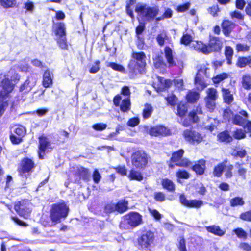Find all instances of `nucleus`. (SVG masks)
<instances>
[{
	"mask_svg": "<svg viewBox=\"0 0 251 251\" xmlns=\"http://www.w3.org/2000/svg\"><path fill=\"white\" fill-rule=\"evenodd\" d=\"M130 100L129 97L122 100L120 105L121 110L123 112H127L130 109Z\"/></svg>",
	"mask_w": 251,
	"mask_h": 251,
	"instance_id": "c756f323",
	"label": "nucleus"
},
{
	"mask_svg": "<svg viewBox=\"0 0 251 251\" xmlns=\"http://www.w3.org/2000/svg\"><path fill=\"white\" fill-rule=\"evenodd\" d=\"M235 167L238 169V174L239 175L243 177V178H245L246 174L247 173V169L242 167H241V164L239 163H236L235 164Z\"/></svg>",
	"mask_w": 251,
	"mask_h": 251,
	"instance_id": "680f3d73",
	"label": "nucleus"
},
{
	"mask_svg": "<svg viewBox=\"0 0 251 251\" xmlns=\"http://www.w3.org/2000/svg\"><path fill=\"white\" fill-rule=\"evenodd\" d=\"M100 61H96L93 64H92L91 67L89 70V72L91 73H96L100 69Z\"/></svg>",
	"mask_w": 251,
	"mask_h": 251,
	"instance_id": "6e6d98bb",
	"label": "nucleus"
},
{
	"mask_svg": "<svg viewBox=\"0 0 251 251\" xmlns=\"http://www.w3.org/2000/svg\"><path fill=\"white\" fill-rule=\"evenodd\" d=\"M115 207H116V211L122 213L127 209V203L125 201H120L115 204Z\"/></svg>",
	"mask_w": 251,
	"mask_h": 251,
	"instance_id": "72a5a7b5",
	"label": "nucleus"
},
{
	"mask_svg": "<svg viewBox=\"0 0 251 251\" xmlns=\"http://www.w3.org/2000/svg\"><path fill=\"white\" fill-rule=\"evenodd\" d=\"M150 135L154 136H166L170 134V130L163 126H157L151 127L149 130Z\"/></svg>",
	"mask_w": 251,
	"mask_h": 251,
	"instance_id": "dca6fc26",
	"label": "nucleus"
},
{
	"mask_svg": "<svg viewBox=\"0 0 251 251\" xmlns=\"http://www.w3.org/2000/svg\"><path fill=\"white\" fill-rule=\"evenodd\" d=\"M76 176L78 178L75 179L76 182H79L80 179L84 181H88L90 180L91 176L89 170L83 167H77L76 170Z\"/></svg>",
	"mask_w": 251,
	"mask_h": 251,
	"instance_id": "2eb2a0df",
	"label": "nucleus"
},
{
	"mask_svg": "<svg viewBox=\"0 0 251 251\" xmlns=\"http://www.w3.org/2000/svg\"><path fill=\"white\" fill-rule=\"evenodd\" d=\"M92 177L94 182L97 184L100 181L101 178V175L97 169H95L93 172Z\"/></svg>",
	"mask_w": 251,
	"mask_h": 251,
	"instance_id": "052dcab7",
	"label": "nucleus"
},
{
	"mask_svg": "<svg viewBox=\"0 0 251 251\" xmlns=\"http://www.w3.org/2000/svg\"><path fill=\"white\" fill-rule=\"evenodd\" d=\"M207 97L206 98L216 100L217 98V92L214 88H208L207 91Z\"/></svg>",
	"mask_w": 251,
	"mask_h": 251,
	"instance_id": "79ce46f5",
	"label": "nucleus"
},
{
	"mask_svg": "<svg viewBox=\"0 0 251 251\" xmlns=\"http://www.w3.org/2000/svg\"><path fill=\"white\" fill-rule=\"evenodd\" d=\"M154 240L153 232L151 231L143 232L138 239L139 246L143 250H147L153 244Z\"/></svg>",
	"mask_w": 251,
	"mask_h": 251,
	"instance_id": "6e6552de",
	"label": "nucleus"
},
{
	"mask_svg": "<svg viewBox=\"0 0 251 251\" xmlns=\"http://www.w3.org/2000/svg\"><path fill=\"white\" fill-rule=\"evenodd\" d=\"M192 41V37L187 34L183 35L180 39V43L184 45H188Z\"/></svg>",
	"mask_w": 251,
	"mask_h": 251,
	"instance_id": "bf43d9fd",
	"label": "nucleus"
},
{
	"mask_svg": "<svg viewBox=\"0 0 251 251\" xmlns=\"http://www.w3.org/2000/svg\"><path fill=\"white\" fill-rule=\"evenodd\" d=\"M164 52L165 58L167 60L169 67L176 65L173 58L172 49L169 47H166L164 49Z\"/></svg>",
	"mask_w": 251,
	"mask_h": 251,
	"instance_id": "a878e982",
	"label": "nucleus"
},
{
	"mask_svg": "<svg viewBox=\"0 0 251 251\" xmlns=\"http://www.w3.org/2000/svg\"><path fill=\"white\" fill-rule=\"evenodd\" d=\"M206 230L215 235L222 236L225 234V231L221 229L219 226L213 225L210 226H205Z\"/></svg>",
	"mask_w": 251,
	"mask_h": 251,
	"instance_id": "b1692460",
	"label": "nucleus"
},
{
	"mask_svg": "<svg viewBox=\"0 0 251 251\" xmlns=\"http://www.w3.org/2000/svg\"><path fill=\"white\" fill-rule=\"evenodd\" d=\"M248 114L247 112L242 110L239 112V114H236L233 116L232 122L235 125L243 126L248 121Z\"/></svg>",
	"mask_w": 251,
	"mask_h": 251,
	"instance_id": "f3484780",
	"label": "nucleus"
},
{
	"mask_svg": "<svg viewBox=\"0 0 251 251\" xmlns=\"http://www.w3.org/2000/svg\"><path fill=\"white\" fill-rule=\"evenodd\" d=\"M176 176L179 178L188 179L190 177V175L188 172L185 170H179L176 173Z\"/></svg>",
	"mask_w": 251,
	"mask_h": 251,
	"instance_id": "8fccbe9b",
	"label": "nucleus"
},
{
	"mask_svg": "<svg viewBox=\"0 0 251 251\" xmlns=\"http://www.w3.org/2000/svg\"><path fill=\"white\" fill-rule=\"evenodd\" d=\"M216 100L205 98L206 106L210 111H212L215 107Z\"/></svg>",
	"mask_w": 251,
	"mask_h": 251,
	"instance_id": "09e8293b",
	"label": "nucleus"
},
{
	"mask_svg": "<svg viewBox=\"0 0 251 251\" xmlns=\"http://www.w3.org/2000/svg\"><path fill=\"white\" fill-rule=\"evenodd\" d=\"M211 70L205 67H201L198 70L195 78V84L199 90H202L206 85L204 81L203 75L206 78L212 79V75L210 74Z\"/></svg>",
	"mask_w": 251,
	"mask_h": 251,
	"instance_id": "39448f33",
	"label": "nucleus"
},
{
	"mask_svg": "<svg viewBox=\"0 0 251 251\" xmlns=\"http://www.w3.org/2000/svg\"><path fill=\"white\" fill-rule=\"evenodd\" d=\"M135 11L143 21L150 22L157 16L159 9L156 7H151L146 4L138 3L136 6Z\"/></svg>",
	"mask_w": 251,
	"mask_h": 251,
	"instance_id": "7ed1b4c3",
	"label": "nucleus"
},
{
	"mask_svg": "<svg viewBox=\"0 0 251 251\" xmlns=\"http://www.w3.org/2000/svg\"><path fill=\"white\" fill-rule=\"evenodd\" d=\"M34 167V163L29 158H25L21 162V168L20 172L22 173L29 172Z\"/></svg>",
	"mask_w": 251,
	"mask_h": 251,
	"instance_id": "6ab92c4d",
	"label": "nucleus"
},
{
	"mask_svg": "<svg viewBox=\"0 0 251 251\" xmlns=\"http://www.w3.org/2000/svg\"><path fill=\"white\" fill-rule=\"evenodd\" d=\"M167 37L166 33H161L158 34L156 37V41L160 46H163L164 44L165 39Z\"/></svg>",
	"mask_w": 251,
	"mask_h": 251,
	"instance_id": "4d7b16f0",
	"label": "nucleus"
},
{
	"mask_svg": "<svg viewBox=\"0 0 251 251\" xmlns=\"http://www.w3.org/2000/svg\"><path fill=\"white\" fill-rule=\"evenodd\" d=\"M165 99L168 103L172 106L175 105L176 103L177 100V98L173 94L168 96Z\"/></svg>",
	"mask_w": 251,
	"mask_h": 251,
	"instance_id": "13d9d810",
	"label": "nucleus"
},
{
	"mask_svg": "<svg viewBox=\"0 0 251 251\" xmlns=\"http://www.w3.org/2000/svg\"><path fill=\"white\" fill-rule=\"evenodd\" d=\"M223 46L222 40L217 37L209 36V43L207 45L208 54L212 52H218Z\"/></svg>",
	"mask_w": 251,
	"mask_h": 251,
	"instance_id": "9d476101",
	"label": "nucleus"
},
{
	"mask_svg": "<svg viewBox=\"0 0 251 251\" xmlns=\"http://www.w3.org/2000/svg\"><path fill=\"white\" fill-rule=\"evenodd\" d=\"M0 4L4 8L11 7L16 4L15 0H0Z\"/></svg>",
	"mask_w": 251,
	"mask_h": 251,
	"instance_id": "de8ad7c7",
	"label": "nucleus"
},
{
	"mask_svg": "<svg viewBox=\"0 0 251 251\" xmlns=\"http://www.w3.org/2000/svg\"><path fill=\"white\" fill-rule=\"evenodd\" d=\"M199 95L196 92L190 91L186 95V99L188 102L190 103L195 102L199 99Z\"/></svg>",
	"mask_w": 251,
	"mask_h": 251,
	"instance_id": "f704fd0d",
	"label": "nucleus"
},
{
	"mask_svg": "<svg viewBox=\"0 0 251 251\" xmlns=\"http://www.w3.org/2000/svg\"><path fill=\"white\" fill-rule=\"evenodd\" d=\"M242 85L246 89L251 88V78L249 75H245L243 76Z\"/></svg>",
	"mask_w": 251,
	"mask_h": 251,
	"instance_id": "4c0bfd02",
	"label": "nucleus"
},
{
	"mask_svg": "<svg viewBox=\"0 0 251 251\" xmlns=\"http://www.w3.org/2000/svg\"><path fill=\"white\" fill-rule=\"evenodd\" d=\"M15 85L11 80L5 75L0 74V117L8 106L7 101H4L13 90Z\"/></svg>",
	"mask_w": 251,
	"mask_h": 251,
	"instance_id": "f257e3e1",
	"label": "nucleus"
},
{
	"mask_svg": "<svg viewBox=\"0 0 251 251\" xmlns=\"http://www.w3.org/2000/svg\"><path fill=\"white\" fill-rule=\"evenodd\" d=\"M107 126L106 124L100 123H97L92 126V128L95 130L102 131L105 129Z\"/></svg>",
	"mask_w": 251,
	"mask_h": 251,
	"instance_id": "603ef678",
	"label": "nucleus"
},
{
	"mask_svg": "<svg viewBox=\"0 0 251 251\" xmlns=\"http://www.w3.org/2000/svg\"><path fill=\"white\" fill-rule=\"evenodd\" d=\"M116 207L115 204H108L104 208V211L106 213H111L116 211Z\"/></svg>",
	"mask_w": 251,
	"mask_h": 251,
	"instance_id": "0e129e2a",
	"label": "nucleus"
},
{
	"mask_svg": "<svg viewBox=\"0 0 251 251\" xmlns=\"http://www.w3.org/2000/svg\"><path fill=\"white\" fill-rule=\"evenodd\" d=\"M52 74L49 70L45 71L43 75V86L49 88L52 85Z\"/></svg>",
	"mask_w": 251,
	"mask_h": 251,
	"instance_id": "412c9836",
	"label": "nucleus"
},
{
	"mask_svg": "<svg viewBox=\"0 0 251 251\" xmlns=\"http://www.w3.org/2000/svg\"><path fill=\"white\" fill-rule=\"evenodd\" d=\"M234 24L228 20H225L223 22L222 27L223 32L226 36H228L234 27Z\"/></svg>",
	"mask_w": 251,
	"mask_h": 251,
	"instance_id": "5701e85b",
	"label": "nucleus"
},
{
	"mask_svg": "<svg viewBox=\"0 0 251 251\" xmlns=\"http://www.w3.org/2000/svg\"><path fill=\"white\" fill-rule=\"evenodd\" d=\"M53 33L54 38L59 47L63 48V24L61 23H54L53 25Z\"/></svg>",
	"mask_w": 251,
	"mask_h": 251,
	"instance_id": "4468645a",
	"label": "nucleus"
},
{
	"mask_svg": "<svg viewBox=\"0 0 251 251\" xmlns=\"http://www.w3.org/2000/svg\"><path fill=\"white\" fill-rule=\"evenodd\" d=\"M228 74L225 73H223L217 75L216 76H212V80L214 83H219L221 81L228 77Z\"/></svg>",
	"mask_w": 251,
	"mask_h": 251,
	"instance_id": "ea45409f",
	"label": "nucleus"
},
{
	"mask_svg": "<svg viewBox=\"0 0 251 251\" xmlns=\"http://www.w3.org/2000/svg\"><path fill=\"white\" fill-rule=\"evenodd\" d=\"M234 232L239 238H246L247 237L246 232L241 228H237L234 229Z\"/></svg>",
	"mask_w": 251,
	"mask_h": 251,
	"instance_id": "5fc2aeb1",
	"label": "nucleus"
},
{
	"mask_svg": "<svg viewBox=\"0 0 251 251\" xmlns=\"http://www.w3.org/2000/svg\"><path fill=\"white\" fill-rule=\"evenodd\" d=\"M25 128L21 125H16L11 128V133L23 137L25 134Z\"/></svg>",
	"mask_w": 251,
	"mask_h": 251,
	"instance_id": "bb28decb",
	"label": "nucleus"
},
{
	"mask_svg": "<svg viewBox=\"0 0 251 251\" xmlns=\"http://www.w3.org/2000/svg\"><path fill=\"white\" fill-rule=\"evenodd\" d=\"M36 81L33 78H28L21 86L20 91L25 93L29 92L32 88L35 85Z\"/></svg>",
	"mask_w": 251,
	"mask_h": 251,
	"instance_id": "aec40b11",
	"label": "nucleus"
},
{
	"mask_svg": "<svg viewBox=\"0 0 251 251\" xmlns=\"http://www.w3.org/2000/svg\"><path fill=\"white\" fill-rule=\"evenodd\" d=\"M247 154V152L245 149L242 148L241 149H237L234 150L232 153V155L234 156H238L240 158L244 157Z\"/></svg>",
	"mask_w": 251,
	"mask_h": 251,
	"instance_id": "37998d69",
	"label": "nucleus"
},
{
	"mask_svg": "<svg viewBox=\"0 0 251 251\" xmlns=\"http://www.w3.org/2000/svg\"><path fill=\"white\" fill-rule=\"evenodd\" d=\"M185 140L190 143H199L202 141L203 138L199 132L192 129H186L183 132Z\"/></svg>",
	"mask_w": 251,
	"mask_h": 251,
	"instance_id": "9b49d317",
	"label": "nucleus"
},
{
	"mask_svg": "<svg viewBox=\"0 0 251 251\" xmlns=\"http://www.w3.org/2000/svg\"><path fill=\"white\" fill-rule=\"evenodd\" d=\"M107 67H111L113 70L120 72H125V69L121 65L114 62H109L107 64Z\"/></svg>",
	"mask_w": 251,
	"mask_h": 251,
	"instance_id": "a19ab883",
	"label": "nucleus"
},
{
	"mask_svg": "<svg viewBox=\"0 0 251 251\" xmlns=\"http://www.w3.org/2000/svg\"><path fill=\"white\" fill-rule=\"evenodd\" d=\"M22 137L21 136L16 137L13 133H12L10 136L11 141L13 144H18L20 143L22 141Z\"/></svg>",
	"mask_w": 251,
	"mask_h": 251,
	"instance_id": "69168bd1",
	"label": "nucleus"
},
{
	"mask_svg": "<svg viewBox=\"0 0 251 251\" xmlns=\"http://www.w3.org/2000/svg\"><path fill=\"white\" fill-rule=\"evenodd\" d=\"M62 217L63 203L53 204L50 211V218L52 222L55 223L59 222Z\"/></svg>",
	"mask_w": 251,
	"mask_h": 251,
	"instance_id": "ddd939ff",
	"label": "nucleus"
},
{
	"mask_svg": "<svg viewBox=\"0 0 251 251\" xmlns=\"http://www.w3.org/2000/svg\"><path fill=\"white\" fill-rule=\"evenodd\" d=\"M154 65L156 68H159L164 65L163 58L161 56H158L153 59Z\"/></svg>",
	"mask_w": 251,
	"mask_h": 251,
	"instance_id": "3c124183",
	"label": "nucleus"
},
{
	"mask_svg": "<svg viewBox=\"0 0 251 251\" xmlns=\"http://www.w3.org/2000/svg\"><path fill=\"white\" fill-rule=\"evenodd\" d=\"M31 205L27 201H18L15 202L14 209L21 216L25 219H27L31 212Z\"/></svg>",
	"mask_w": 251,
	"mask_h": 251,
	"instance_id": "0eeeda50",
	"label": "nucleus"
},
{
	"mask_svg": "<svg viewBox=\"0 0 251 251\" xmlns=\"http://www.w3.org/2000/svg\"><path fill=\"white\" fill-rule=\"evenodd\" d=\"M128 176L130 180H136L137 181H141L143 178L141 173L134 169L131 170Z\"/></svg>",
	"mask_w": 251,
	"mask_h": 251,
	"instance_id": "7c9ffc66",
	"label": "nucleus"
},
{
	"mask_svg": "<svg viewBox=\"0 0 251 251\" xmlns=\"http://www.w3.org/2000/svg\"><path fill=\"white\" fill-rule=\"evenodd\" d=\"M142 222V216L137 212H130L125 216V218L120 224L121 228L128 229L130 227H135Z\"/></svg>",
	"mask_w": 251,
	"mask_h": 251,
	"instance_id": "20e7f679",
	"label": "nucleus"
},
{
	"mask_svg": "<svg viewBox=\"0 0 251 251\" xmlns=\"http://www.w3.org/2000/svg\"><path fill=\"white\" fill-rule=\"evenodd\" d=\"M249 58L245 57H239L236 62V65L240 68H243L248 64Z\"/></svg>",
	"mask_w": 251,
	"mask_h": 251,
	"instance_id": "c03bdc74",
	"label": "nucleus"
},
{
	"mask_svg": "<svg viewBox=\"0 0 251 251\" xmlns=\"http://www.w3.org/2000/svg\"><path fill=\"white\" fill-rule=\"evenodd\" d=\"M233 49L230 46H226L225 55L228 65L232 64V59L233 55Z\"/></svg>",
	"mask_w": 251,
	"mask_h": 251,
	"instance_id": "c85d7f7f",
	"label": "nucleus"
},
{
	"mask_svg": "<svg viewBox=\"0 0 251 251\" xmlns=\"http://www.w3.org/2000/svg\"><path fill=\"white\" fill-rule=\"evenodd\" d=\"M205 167V161L201 159L192 167V169L197 175H201L204 173Z\"/></svg>",
	"mask_w": 251,
	"mask_h": 251,
	"instance_id": "4be33fe9",
	"label": "nucleus"
},
{
	"mask_svg": "<svg viewBox=\"0 0 251 251\" xmlns=\"http://www.w3.org/2000/svg\"><path fill=\"white\" fill-rule=\"evenodd\" d=\"M233 136L236 139H242L246 137L245 131L242 129H237L234 131Z\"/></svg>",
	"mask_w": 251,
	"mask_h": 251,
	"instance_id": "58836bf2",
	"label": "nucleus"
},
{
	"mask_svg": "<svg viewBox=\"0 0 251 251\" xmlns=\"http://www.w3.org/2000/svg\"><path fill=\"white\" fill-rule=\"evenodd\" d=\"M162 185L164 189H167L168 191L172 192L175 189L174 183L168 179H163Z\"/></svg>",
	"mask_w": 251,
	"mask_h": 251,
	"instance_id": "473e14b6",
	"label": "nucleus"
},
{
	"mask_svg": "<svg viewBox=\"0 0 251 251\" xmlns=\"http://www.w3.org/2000/svg\"><path fill=\"white\" fill-rule=\"evenodd\" d=\"M225 169V166L223 164H220L216 166L214 169L213 174L215 176L219 177L221 176Z\"/></svg>",
	"mask_w": 251,
	"mask_h": 251,
	"instance_id": "a18cd8bd",
	"label": "nucleus"
},
{
	"mask_svg": "<svg viewBox=\"0 0 251 251\" xmlns=\"http://www.w3.org/2000/svg\"><path fill=\"white\" fill-rule=\"evenodd\" d=\"M184 153V151L180 149L172 154L171 161L176 162V165L179 166L187 167L191 164L190 161L186 158L181 159Z\"/></svg>",
	"mask_w": 251,
	"mask_h": 251,
	"instance_id": "1a4fd4ad",
	"label": "nucleus"
},
{
	"mask_svg": "<svg viewBox=\"0 0 251 251\" xmlns=\"http://www.w3.org/2000/svg\"><path fill=\"white\" fill-rule=\"evenodd\" d=\"M218 138L221 142L229 143L233 140L232 137L231 136L227 131H225L221 132L218 135Z\"/></svg>",
	"mask_w": 251,
	"mask_h": 251,
	"instance_id": "cd10ccee",
	"label": "nucleus"
},
{
	"mask_svg": "<svg viewBox=\"0 0 251 251\" xmlns=\"http://www.w3.org/2000/svg\"><path fill=\"white\" fill-rule=\"evenodd\" d=\"M153 111L152 107L148 104L145 105V107L143 111V116L144 119L149 118Z\"/></svg>",
	"mask_w": 251,
	"mask_h": 251,
	"instance_id": "e433bc0d",
	"label": "nucleus"
},
{
	"mask_svg": "<svg viewBox=\"0 0 251 251\" xmlns=\"http://www.w3.org/2000/svg\"><path fill=\"white\" fill-rule=\"evenodd\" d=\"M179 201L183 205L189 208H200L203 204L201 200H188L184 194L180 195Z\"/></svg>",
	"mask_w": 251,
	"mask_h": 251,
	"instance_id": "f8f14e48",
	"label": "nucleus"
},
{
	"mask_svg": "<svg viewBox=\"0 0 251 251\" xmlns=\"http://www.w3.org/2000/svg\"><path fill=\"white\" fill-rule=\"evenodd\" d=\"M165 194L161 192H155L154 194V199L159 202H163L165 200Z\"/></svg>",
	"mask_w": 251,
	"mask_h": 251,
	"instance_id": "864d4df0",
	"label": "nucleus"
},
{
	"mask_svg": "<svg viewBox=\"0 0 251 251\" xmlns=\"http://www.w3.org/2000/svg\"><path fill=\"white\" fill-rule=\"evenodd\" d=\"M132 58L128 64L130 71L135 74L143 73L144 68L146 65L145 54L143 52H133Z\"/></svg>",
	"mask_w": 251,
	"mask_h": 251,
	"instance_id": "f03ea898",
	"label": "nucleus"
},
{
	"mask_svg": "<svg viewBox=\"0 0 251 251\" xmlns=\"http://www.w3.org/2000/svg\"><path fill=\"white\" fill-rule=\"evenodd\" d=\"M49 145V142L46 137L41 136L39 138L38 156L40 159H44V155L45 154L46 150L48 148Z\"/></svg>",
	"mask_w": 251,
	"mask_h": 251,
	"instance_id": "a211bd4d",
	"label": "nucleus"
},
{
	"mask_svg": "<svg viewBox=\"0 0 251 251\" xmlns=\"http://www.w3.org/2000/svg\"><path fill=\"white\" fill-rule=\"evenodd\" d=\"M131 162L136 168H144L148 163V155L143 150L137 151L132 154Z\"/></svg>",
	"mask_w": 251,
	"mask_h": 251,
	"instance_id": "423d86ee",
	"label": "nucleus"
},
{
	"mask_svg": "<svg viewBox=\"0 0 251 251\" xmlns=\"http://www.w3.org/2000/svg\"><path fill=\"white\" fill-rule=\"evenodd\" d=\"M249 46L245 44H237L236 45V50L238 52L247 51L249 50Z\"/></svg>",
	"mask_w": 251,
	"mask_h": 251,
	"instance_id": "774afa93",
	"label": "nucleus"
},
{
	"mask_svg": "<svg viewBox=\"0 0 251 251\" xmlns=\"http://www.w3.org/2000/svg\"><path fill=\"white\" fill-rule=\"evenodd\" d=\"M192 46L196 50L200 52H202L205 54H208L207 45L201 41H196L193 43Z\"/></svg>",
	"mask_w": 251,
	"mask_h": 251,
	"instance_id": "393cba45",
	"label": "nucleus"
},
{
	"mask_svg": "<svg viewBox=\"0 0 251 251\" xmlns=\"http://www.w3.org/2000/svg\"><path fill=\"white\" fill-rule=\"evenodd\" d=\"M245 202L243 199L239 197H236L230 199V204L232 207L237 206H242L244 204Z\"/></svg>",
	"mask_w": 251,
	"mask_h": 251,
	"instance_id": "c9c22d12",
	"label": "nucleus"
},
{
	"mask_svg": "<svg viewBox=\"0 0 251 251\" xmlns=\"http://www.w3.org/2000/svg\"><path fill=\"white\" fill-rule=\"evenodd\" d=\"M187 105L184 104H179L177 106V114L180 117H183L184 116L187 112Z\"/></svg>",
	"mask_w": 251,
	"mask_h": 251,
	"instance_id": "49530a36",
	"label": "nucleus"
},
{
	"mask_svg": "<svg viewBox=\"0 0 251 251\" xmlns=\"http://www.w3.org/2000/svg\"><path fill=\"white\" fill-rule=\"evenodd\" d=\"M240 218L243 220L251 222V210L242 213Z\"/></svg>",
	"mask_w": 251,
	"mask_h": 251,
	"instance_id": "e2e57ef3",
	"label": "nucleus"
},
{
	"mask_svg": "<svg viewBox=\"0 0 251 251\" xmlns=\"http://www.w3.org/2000/svg\"><path fill=\"white\" fill-rule=\"evenodd\" d=\"M145 29V25L144 23H140L139 25L136 27L135 32L136 36H140Z\"/></svg>",
	"mask_w": 251,
	"mask_h": 251,
	"instance_id": "338daca9",
	"label": "nucleus"
},
{
	"mask_svg": "<svg viewBox=\"0 0 251 251\" xmlns=\"http://www.w3.org/2000/svg\"><path fill=\"white\" fill-rule=\"evenodd\" d=\"M222 91L225 102L227 104L232 102L233 100V97L231 92L227 89H223Z\"/></svg>",
	"mask_w": 251,
	"mask_h": 251,
	"instance_id": "2f4dec72",
	"label": "nucleus"
}]
</instances>
